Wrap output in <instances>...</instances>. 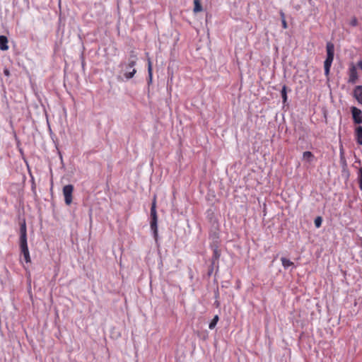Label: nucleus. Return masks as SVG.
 <instances>
[{"mask_svg":"<svg viewBox=\"0 0 362 362\" xmlns=\"http://www.w3.org/2000/svg\"><path fill=\"white\" fill-rule=\"evenodd\" d=\"M281 98L283 99V103L285 104L287 102V86L284 85L281 91Z\"/></svg>","mask_w":362,"mask_h":362,"instance_id":"obj_15","label":"nucleus"},{"mask_svg":"<svg viewBox=\"0 0 362 362\" xmlns=\"http://www.w3.org/2000/svg\"><path fill=\"white\" fill-rule=\"evenodd\" d=\"M281 23H282V27L286 29L287 28L288 25H287V23H286V21L285 19V16H284V13L283 12H281Z\"/></svg>","mask_w":362,"mask_h":362,"instance_id":"obj_18","label":"nucleus"},{"mask_svg":"<svg viewBox=\"0 0 362 362\" xmlns=\"http://www.w3.org/2000/svg\"><path fill=\"white\" fill-rule=\"evenodd\" d=\"M354 95L357 101L362 104V86H358L355 88Z\"/></svg>","mask_w":362,"mask_h":362,"instance_id":"obj_8","label":"nucleus"},{"mask_svg":"<svg viewBox=\"0 0 362 362\" xmlns=\"http://www.w3.org/2000/svg\"><path fill=\"white\" fill-rule=\"evenodd\" d=\"M358 66L362 70V61L358 62Z\"/></svg>","mask_w":362,"mask_h":362,"instance_id":"obj_22","label":"nucleus"},{"mask_svg":"<svg viewBox=\"0 0 362 362\" xmlns=\"http://www.w3.org/2000/svg\"><path fill=\"white\" fill-rule=\"evenodd\" d=\"M359 187L362 190V168L359 170L358 175Z\"/></svg>","mask_w":362,"mask_h":362,"instance_id":"obj_21","label":"nucleus"},{"mask_svg":"<svg viewBox=\"0 0 362 362\" xmlns=\"http://www.w3.org/2000/svg\"><path fill=\"white\" fill-rule=\"evenodd\" d=\"M349 24L353 26V27H355V26H357L358 25V20L356 17H353L350 22H349Z\"/></svg>","mask_w":362,"mask_h":362,"instance_id":"obj_20","label":"nucleus"},{"mask_svg":"<svg viewBox=\"0 0 362 362\" xmlns=\"http://www.w3.org/2000/svg\"><path fill=\"white\" fill-rule=\"evenodd\" d=\"M303 159L310 161L314 156L310 151H305L303 154Z\"/></svg>","mask_w":362,"mask_h":362,"instance_id":"obj_17","label":"nucleus"},{"mask_svg":"<svg viewBox=\"0 0 362 362\" xmlns=\"http://www.w3.org/2000/svg\"><path fill=\"white\" fill-rule=\"evenodd\" d=\"M349 82L351 83H355L358 79V73L356 66L354 64H351L349 69Z\"/></svg>","mask_w":362,"mask_h":362,"instance_id":"obj_7","label":"nucleus"},{"mask_svg":"<svg viewBox=\"0 0 362 362\" xmlns=\"http://www.w3.org/2000/svg\"><path fill=\"white\" fill-rule=\"evenodd\" d=\"M322 224V218L320 216L317 217L315 219V225L317 228H320Z\"/></svg>","mask_w":362,"mask_h":362,"instance_id":"obj_19","label":"nucleus"},{"mask_svg":"<svg viewBox=\"0 0 362 362\" xmlns=\"http://www.w3.org/2000/svg\"><path fill=\"white\" fill-rule=\"evenodd\" d=\"M220 257H221V250L218 249V246H216L213 249L212 263L214 264L216 262H218Z\"/></svg>","mask_w":362,"mask_h":362,"instance_id":"obj_11","label":"nucleus"},{"mask_svg":"<svg viewBox=\"0 0 362 362\" xmlns=\"http://www.w3.org/2000/svg\"><path fill=\"white\" fill-rule=\"evenodd\" d=\"M138 60L137 54L135 51L132 50L129 54V57L128 59V62L126 64H121V66H124V76L126 79L132 78L136 73V69L134 66L136 64Z\"/></svg>","mask_w":362,"mask_h":362,"instance_id":"obj_1","label":"nucleus"},{"mask_svg":"<svg viewBox=\"0 0 362 362\" xmlns=\"http://www.w3.org/2000/svg\"><path fill=\"white\" fill-rule=\"evenodd\" d=\"M158 216L156 212V196L155 195L151 207V229L153 231L156 241L158 240Z\"/></svg>","mask_w":362,"mask_h":362,"instance_id":"obj_3","label":"nucleus"},{"mask_svg":"<svg viewBox=\"0 0 362 362\" xmlns=\"http://www.w3.org/2000/svg\"><path fill=\"white\" fill-rule=\"evenodd\" d=\"M21 237H20V247L22 254L23 255L24 259L27 263L30 262V252L27 243V230L25 223L23 222L20 228Z\"/></svg>","mask_w":362,"mask_h":362,"instance_id":"obj_2","label":"nucleus"},{"mask_svg":"<svg viewBox=\"0 0 362 362\" xmlns=\"http://www.w3.org/2000/svg\"><path fill=\"white\" fill-rule=\"evenodd\" d=\"M281 261L283 267L286 269L293 265V262L286 257H281Z\"/></svg>","mask_w":362,"mask_h":362,"instance_id":"obj_14","label":"nucleus"},{"mask_svg":"<svg viewBox=\"0 0 362 362\" xmlns=\"http://www.w3.org/2000/svg\"><path fill=\"white\" fill-rule=\"evenodd\" d=\"M194 6L193 11L194 13L201 12L202 11V6L200 0H194Z\"/></svg>","mask_w":362,"mask_h":362,"instance_id":"obj_13","label":"nucleus"},{"mask_svg":"<svg viewBox=\"0 0 362 362\" xmlns=\"http://www.w3.org/2000/svg\"><path fill=\"white\" fill-rule=\"evenodd\" d=\"M4 72V74H5L6 76H8V75H9V71H8V70L5 69Z\"/></svg>","mask_w":362,"mask_h":362,"instance_id":"obj_23","label":"nucleus"},{"mask_svg":"<svg viewBox=\"0 0 362 362\" xmlns=\"http://www.w3.org/2000/svg\"><path fill=\"white\" fill-rule=\"evenodd\" d=\"M148 84L152 83L153 79V68H152V62L151 61V59H148Z\"/></svg>","mask_w":362,"mask_h":362,"instance_id":"obj_12","label":"nucleus"},{"mask_svg":"<svg viewBox=\"0 0 362 362\" xmlns=\"http://www.w3.org/2000/svg\"><path fill=\"white\" fill-rule=\"evenodd\" d=\"M219 320V317L218 315H215L214 317V318L212 319V320L211 321V322L209 323V328L210 329H213L215 328L218 321Z\"/></svg>","mask_w":362,"mask_h":362,"instance_id":"obj_16","label":"nucleus"},{"mask_svg":"<svg viewBox=\"0 0 362 362\" xmlns=\"http://www.w3.org/2000/svg\"><path fill=\"white\" fill-rule=\"evenodd\" d=\"M74 192V186L72 185H66L63 187V194L64 197V202L66 205H70L72 203V194Z\"/></svg>","mask_w":362,"mask_h":362,"instance_id":"obj_5","label":"nucleus"},{"mask_svg":"<svg viewBox=\"0 0 362 362\" xmlns=\"http://www.w3.org/2000/svg\"><path fill=\"white\" fill-rule=\"evenodd\" d=\"M355 136L358 145H362V127L358 126L355 129Z\"/></svg>","mask_w":362,"mask_h":362,"instance_id":"obj_9","label":"nucleus"},{"mask_svg":"<svg viewBox=\"0 0 362 362\" xmlns=\"http://www.w3.org/2000/svg\"><path fill=\"white\" fill-rule=\"evenodd\" d=\"M8 49V38L4 35H0V49L6 51Z\"/></svg>","mask_w":362,"mask_h":362,"instance_id":"obj_10","label":"nucleus"},{"mask_svg":"<svg viewBox=\"0 0 362 362\" xmlns=\"http://www.w3.org/2000/svg\"><path fill=\"white\" fill-rule=\"evenodd\" d=\"M353 119L356 124L362 123V112L356 107L351 108Z\"/></svg>","mask_w":362,"mask_h":362,"instance_id":"obj_6","label":"nucleus"},{"mask_svg":"<svg viewBox=\"0 0 362 362\" xmlns=\"http://www.w3.org/2000/svg\"><path fill=\"white\" fill-rule=\"evenodd\" d=\"M327 48V58L324 62L325 74L328 76L334 55V46L332 43L328 42L326 46Z\"/></svg>","mask_w":362,"mask_h":362,"instance_id":"obj_4","label":"nucleus"}]
</instances>
